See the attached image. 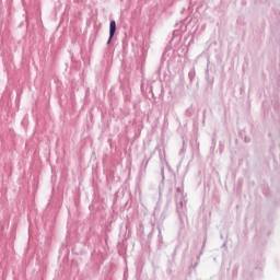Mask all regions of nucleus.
I'll return each mask as SVG.
<instances>
[{
	"mask_svg": "<svg viewBox=\"0 0 280 280\" xmlns=\"http://www.w3.org/2000/svg\"><path fill=\"white\" fill-rule=\"evenodd\" d=\"M115 32H117V23L115 20H112L109 23V40L115 36Z\"/></svg>",
	"mask_w": 280,
	"mask_h": 280,
	"instance_id": "nucleus-1",
	"label": "nucleus"
}]
</instances>
